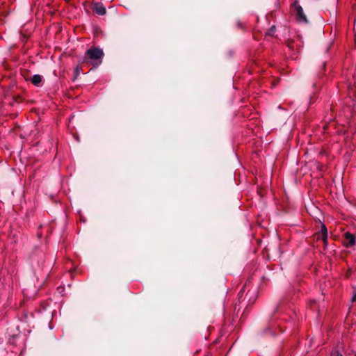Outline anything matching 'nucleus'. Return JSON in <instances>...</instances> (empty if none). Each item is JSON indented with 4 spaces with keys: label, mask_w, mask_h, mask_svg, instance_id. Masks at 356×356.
<instances>
[{
    "label": "nucleus",
    "mask_w": 356,
    "mask_h": 356,
    "mask_svg": "<svg viewBox=\"0 0 356 356\" xmlns=\"http://www.w3.org/2000/svg\"><path fill=\"white\" fill-rule=\"evenodd\" d=\"M236 26L238 29L243 30L245 29V24L241 21L236 22Z\"/></svg>",
    "instance_id": "9b49d317"
},
{
    "label": "nucleus",
    "mask_w": 356,
    "mask_h": 356,
    "mask_svg": "<svg viewBox=\"0 0 356 356\" xmlns=\"http://www.w3.org/2000/svg\"><path fill=\"white\" fill-rule=\"evenodd\" d=\"M93 12L99 15H104L106 13V8L102 3H95L93 6Z\"/></svg>",
    "instance_id": "39448f33"
},
{
    "label": "nucleus",
    "mask_w": 356,
    "mask_h": 356,
    "mask_svg": "<svg viewBox=\"0 0 356 356\" xmlns=\"http://www.w3.org/2000/svg\"><path fill=\"white\" fill-rule=\"evenodd\" d=\"M248 286V283H245V285L243 286V287L241 289V290L240 291V292L238 293V300L239 301L241 300V298H242V296H243V293L245 292V290L246 289V288Z\"/></svg>",
    "instance_id": "1a4fd4ad"
},
{
    "label": "nucleus",
    "mask_w": 356,
    "mask_h": 356,
    "mask_svg": "<svg viewBox=\"0 0 356 356\" xmlns=\"http://www.w3.org/2000/svg\"><path fill=\"white\" fill-rule=\"evenodd\" d=\"M317 239H322L325 245L327 243V229L324 224H321V230L317 234Z\"/></svg>",
    "instance_id": "20e7f679"
},
{
    "label": "nucleus",
    "mask_w": 356,
    "mask_h": 356,
    "mask_svg": "<svg viewBox=\"0 0 356 356\" xmlns=\"http://www.w3.org/2000/svg\"><path fill=\"white\" fill-rule=\"evenodd\" d=\"M104 52L102 49L97 47L90 48L85 54L84 62H90L94 67H97L102 62Z\"/></svg>",
    "instance_id": "f257e3e1"
},
{
    "label": "nucleus",
    "mask_w": 356,
    "mask_h": 356,
    "mask_svg": "<svg viewBox=\"0 0 356 356\" xmlns=\"http://www.w3.org/2000/svg\"><path fill=\"white\" fill-rule=\"evenodd\" d=\"M79 67H76V69H75V72H76V74L78 75L79 74Z\"/></svg>",
    "instance_id": "ddd939ff"
},
{
    "label": "nucleus",
    "mask_w": 356,
    "mask_h": 356,
    "mask_svg": "<svg viewBox=\"0 0 356 356\" xmlns=\"http://www.w3.org/2000/svg\"><path fill=\"white\" fill-rule=\"evenodd\" d=\"M293 5L296 10V19L299 22L307 23V19L306 15L303 12L302 8L300 5H298L296 1H295Z\"/></svg>",
    "instance_id": "f03ea898"
},
{
    "label": "nucleus",
    "mask_w": 356,
    "mask_h": 356,
    "mask_svg": "<svg viewBox=\"0 0 356 356\" xmlns=\"http://www.w3.org/2000/svg\"><path fill=\"white\" fill-rule=\"evenodd\" d=\"M286 45L289 47V49L293 50L294 49V42L292 40H288L286 42Z\"/></svg>",
    "instance_id": "9d476101"
},
{
    "label": "nucleus",
    "mask_w": 356,
    "mask_h": 356,
    "mask_svg": "<svg viewBox=\"0 0 356 356\" xmlns=\"http://www.w3.org/2000/svg\"><path fill=\"white\" fill-rule=\"evenodd\" d=\"M275 31H276V28L275 26H272L268 30V31L266 33V35H268V36H274L275 35Z\"/></svg>",
    "instance_id": "6e6552de"
},
{
    "label": "nucleus",
    "mask_w": 356,
    "mask_h": 356,
    "mask_svg": "<svg viewBox=\"0 0 356 356\" xmlns=\"http://www.w3.org/2000/svg\"><path fill=\"white\" fill-rule=\"evenodd\" d=\"M330 356H343L339 351H334L331 353Z\"/></svg>",
    "instance_id": "f8f14e48"
},
{
    "label": "nucleus",
    "mask_w": 356,
    "mask_h": 356,
    "mask_svg": "<svg viewBox=\"0 0 356 356\" xmlns=\"http://www.w3.org/2000/svg\"><path fill=\"white\" fill-rule=\"evenodd\" d=\"M356 243V237L355 235L350 234V232H346L344 234V241L343 244L346 247H351L353 246Z\"/></svg>",
    "instance_id": "7ed1b4c3"
},
{
    "label": "nucleus",
    "mask_w": 356,
    "mask_h": 356,
    "mask_svg": "<svg viewBox=\"0 0 356 356\" xmlns=\"http://www.w3.org/2000/svg\"><path fill=\"white\" fill-rule=\"evenodd\" d=\"M42 79V76L40 74H35L31 78L30 81L34 86L39 87L41 86Z\"/></svg>",
    "instance_id": "423d86ee"
},
{
    "label": "nucleus",
    "mask_w": 356,
    "mask_h": 356,
    "mask_svg": "<svg viewBox=\"0 0 356 356\" xmlns=\"http://www.w3.org/2000/svg\"><path fill=\"white\" fill-rule=\"evenodd\" d=\"M245 298H248V302L253 303L256 300V290L253 289L251 291V289H248L245 294Z\"/></svg>",
    "instance_id": "0eeeda50"
}]
</instances>
